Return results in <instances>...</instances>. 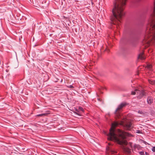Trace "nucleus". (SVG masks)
Segmentation results:
<instances>
[{"instance_id":"nucleus-1","label":"nucleus","mask_w":155,"mask_h":155,"mask_svg":"<svg viewBox=\"0 0 155 155\" xmlns=\"http://www.w3.org/2000/svg\"><path fill=\"white\" fill-rule=\"evenodd\" d=\"M119 124L117 122H114L112 124L110 129V132L107 134V139L110 140H114L120 144L126 145L127 144V142L124 139L126 137L130 136L131 135L119 129H118L115 132V129Z\"/></svg>"},{"instance_id":"nucleus-2","label":"nucleus","mask_w":155,"mask_h":155,"mask_svg":"<svg viewBox=\"0 0 155 155\" xmlns=\"http://www.w3.org/2000/svg\"><path fill=\"white\" fill-rule=\"evenodd\" d=\"M120 125H123L127 130H130L131 128V124L129 122L127 121V120L124 122H122Z\"/></svg>"},{"instance_id":"nucleus-3","label":"nucleus","mask_w":155,"mask_h":155,"mask_svg":"<svg viewBox=\"0 0 155 155\" xmlns=\"http://www.w3.org/2000/svg\"><path fill=\"white\" fill-rule=\"evenodd\" d=\"M127 105V104L125 102H123L121 103L118 106L117 108L115 110V114H117L118 112H119L124 107H125Z\"/></svg>"},{"instance_id":"nucleus-4","label":"nucleus","mask_w":155,"mask_h":155,"mask_svg":"<svg viewBox=\"0 0 155 155\" xmlns=\"http://www.w3.org/2000/svg\"><path fill=\"white\" fill-rule=\"evenodd\" d=\"M135 91H137V95H138L139 96H138V98L139 99H141L143 96L145 95V93L144 91L138 90L137 89H136Z\"/></svg>"},{"instance_id":"nucleus-5","label":"nucleus","mask_w":155,"mask_h":155,"mask_svg":"<svg viewBox=\"0 0 155 155\" xmlns=\"http://www.w3.org/2000/svg\"><path fill=\"white\" fill-rule=\"evenodd\" d=\"M147 103L149 104H151L153 103V99L152 97L149 96L147 98Z\"/></svg>"},{"instance_id":"nucleus-6","label":"nucleus","mask_w":155,"mask_h":155,"mask_svg":"<svg viewBox=\"0 0 155 155\" xmlns=\"http://www.w3.org/2000/svg\"><path fill=\"white\" fill-rule=\"evenodd\" d=\"M122 148L124 151L126 152L129 153L130 152L131 149L127 147L123 146Z\"/></svg>"},{"instance_id":"nucleus-7","label":"nucleus","mask_w":155,"mask_h":155,"mask_svg":"<svg viewBox=\"0 0 155 155\" xmlns=\"http://www.w3.org/2000/svg\"><path fill=\"white\" fill-rule=\"evenodd\" d=\"M143 52L140 53L138 55V58L141 60L144 59H145V57L143 55Z\"/></svg>"},{"instance_id":"nucleus-8","label":"nucleus","mask_w":155,"mask_h":155,"mask_svg":"<svg viewBox=\"0 0 155 155\" xmlns=\"http://www.w3.org/2000/svg\"><path fill=\"white\" fill-rule=\"evenodd\" d=\"M134 148L135 149H137V150H139L141 149V147L139 145L135 144L134 146Z\"/></svg>"},{"instance_id":"nucleus-9","label":"nucleus","mask_w":155,"mask_h":155,"mask_svg":"<svg viewBox=\"0 0 155 155\" xmlns=\"http://www.w3.org/2000/svg\"><path fill=\"white\" fill-rule=\"evenodd\" d=\"M148 81L149 83L151 85H155V80H152L150 79H148Z\"/></svg>"},{"instance_id":"nucleus-10","label":"nucleus","mask_w":155,"mask_h":155,"mask_svg":"<svg viewBox=\"0 0 155 155\" xmlns=\"http://www.w3.org/2000/svg\"><path fill=\"white\" fill-rule=\"evenodd\" d=\"M47 114L46 113H44L41 114H39L37 115V117H42L46 115Z\"/></svg>"},{"instance_id":"nucleus-11","label":"nucleus","mask_w":155,"mask_h":155,"mask_svg":"<svg viewBox=\"0 0 155 155\" xmlns=\"http://www.w3.org/2000/svg\"><path fill=\"white\" fill-rule=\"evenodd\" d=\"M152 67V66L150 64H148L147 65V67L146 68H147L148 69H149V70H150Z\"/></svg>"},{"instance_id":"nucleus-12","label":"nucleus","mask_w":155,"mask_h":155,"mask_svg":"<svg viewBox=\"0 0 155 155\" xmlns=\"http://www.w3.org/2000/svg\"><path fill=\"white\" fill-rule=\"evenodd\" d=\"M138 113H139V114H145V113L144 112H142V111H140V110L138 111Z\"/></svg>"},{"instance_id":"nucleus-13","label":"nucleus","mask_w":155,"mask_h":155,"mask_svg":"<svg viewBox=\"0 0 155 155\" xmlns=\"http://www.w3.org/2000/svg\"><path fill=\"white\" fill-rule=\"evenodd\" d=\"M79 109L80 110H81V111H82V112H84V110L81 107H79Z\"/></svg>"},{"instance_id":"nucleus-14","label":"nucleus","mask_w":155,"mask_h":155,"mask_svg":"<svg viewBox=\"0 0 155 155\" xmlns=\"http://www.w3.org/2000/svg\"><path fill=\"white\" fill-rule=\"evenodd\" d=\"M139 153L141 155H144V152L143 151H141L139 152Z\"/></svg>"},{"instance_id":"nucleus-15","label":"nucleus","mask_w":155,"mask_h":155,"mask_svg":"<svg viewBox=\"0 0 155 155\" xmlns=\"http://www.w3.org/2000/svg\"><path fill=\"white\" fill-rule=\"evenodd\" d=\"M136 91H132L131 92V94L132 95H135L136 94Z\"/></svg>"},{"instance_id":"nucleus-16","label":"nucleus","mask_w":155,"mask_h":155,"mask_svg":"<svg viewBox=\"0 0 155 155\" xmlns=\"http://www.w3.org/2000/svg\"><path fill=\"white\" fill-rule=\"evenodd\" d=\"M152 150L153 152H155V147H153L152 149Z\"/></svg>"},{"instance_id":"nucleus-17","label":"nucleus","mask_w":155,"mask_h":155,"mask_svg":"<svg viewBox=\"0 0 155 155\" xmlns=\"http://www.w3.org/2000/svg\"><path fill=\"white\" fill-rule=\"evenodd\" d=\"M128 146H129L131 148H132V143H130L128 144Z\"/></svg>"},{"instance_id":"nucleus-18","label":"nucleus","mask_w":155,"mask_h":155,"mask_svg":"<svg viewBox=\"0 0 155 155\" xmlns=\"http://www.w3.org/2000/svg\"><path fill=\"white\" fill-rule=\"evenodd\" d=\"M110 151L112 153H114V152H114V151H112V150H111Z\"/></svg>"},{"instance_id":"nucleus-19","label":"nucleus","mask_w":155,"mask_h":155,"mask_svg":"<svg viewBox=\"0 0 155 155\" xmlns=\"http://www.w3.org/2000/svg\"><path fill=\"white\" fill-rule=\"evenodd\" d=\"M69 87L70 88H72L73 87V86L72 85H70Z\"/></svg>"},{"instance_id":"nucleus-20","label":"nucleus","mask_w":155,"mask_h":155,"mask_svg":"<svg viewBox=\"0 0 155 155\" xmlns=\"http://www.w3.org/2000/svg\"><path fill=\"white\" fill-rule=\"evenodd\" d=\"M98 100L99 101H101V99H100V98H98Z\"/></svg>"},{"instance_id":"nucleus-21","label":"nucleus","mask_w":155,"mask_h":155,"mask_svg":"<svg viewBox=\"0 0 155 155\" xmlns=\"http://www.w3.org/2000/svg\"><path fill=\"white\" fill-rule=\"evenodd\" d=\"M152 51H151V50H149V51H148V52H151Z\"/></svg>"},{"instance_id":"nucleus-22","label":"nucleus","mask_w":155,"mask_h":155,"mask_svg":"<svg viewBox=\"0 0 155 155\" xmlns=\"http://www.w3.org/2000/svg\"><path fill=\"white\" fill-rule=\"evenodd\" d=\"M145 154H146V155H148V153H147V152L145 153Z\"/></svg>"},{"instance_id":"nucleus-23","label":"nucleus","mask_w":155,"mask_h":155,"mask_svg":"<svg viewBox=\"0 0 155 155\" xmlns=\"http://www.w3.org/2000/svg\"><path fill=\"white\" fill-rule=\"evenodd\" d=\"M137 131H138V132H137V133H139V131H140L139 130H137Z\"/></svg>"},{"instance_id":"nucleus-24","label":"nucleus","mask_w":155,"mask_h":155,"mask_svg":"<svg viewBox=\"0 0 155 155\" xmlns=\"http://www.w3.org/2000/svg\"><path fill=\"white\" fill-rule=\"evenodd\" d=\"M137 131H138V132H137V133H139V131H140L139 130H137Z\"/></svg>"},{"instance_id":"nucleus-25","label":"nucleus","mask_w":155,"mask_h":155,"mask_svg":"<svg viewBox=\"0 0 155 155\" xmlns=\"http://www.w3.org/2000/svg\"><path fill=\"white\" fill-rule=\"evenodd\" d=\"M137 131H138V132H137V133H139V131H140L139 130H137Z\"/></svg>"}]
</instances>
